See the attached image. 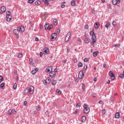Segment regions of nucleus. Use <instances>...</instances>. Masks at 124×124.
I'll use <instances>...</instances> for the list:
<instances>
[{
  "instance_id": "15",
  "label": "nucleus",
  "mask_w": 124,
  "mask_h": 124,
  "mask_svg": "<svg viewBox=\"0 0 124 124\" xmlns=\"http://www.w3.org/2000/svg\"><path fill=\"white\" fill-rule=\"evenodd\" d=\"M84 41L85 43H87L88 44V43H90V42H91V39L85 38Z\"/></svg>"
},
{
  "instance_id": "3",
  "label": "nucleus",
  "mask_w": 124,
  "mask_h": 124,
  "mask_svg": "<svg viewBox=\"0 0 124 124\" xmlns=\"http://www.w3.org/2000/svg\"><path fill=\"white\" fill-rule=\"evenodd\" d=\"M84 75H85L83 73V71H79V72L78 73V78L79 79H83V78H84Z\"/></svg>"
},
{
  "instance_id": "32",
  "label": "nucleus",
  "mask_w": 124,
  "mask_h": 124,
  "mask_svg": "<svg viewBox=\"0 0 124 124\" xmlns=\"http://www.w3.org/2000/svg\"><path fill=\"white\" fill-rule=\"evenodd\" d=\"M53 29V25L50 24L49 26H48V31H50V30Z\"/></svg>"
},
{
  "instance_id": "50",
  "label": "nucleus",
  "mask_w": 124,
  "mask_h": 124,
  "mask_svg": "<svg viewBox=\"0 0 124 124\" xmlns=\"http://www.w3.org/2000/svg\"><path fill=\"white\" fill-rule=\"evenodd\" d=\"M78 112H79V110L78 109H77L76 110L74 111V114H77V113H78Z\"/></svg>"
},
{
  "instance_id": "59",
  "label": "nucleus",
  "mask_w": 124,
  "mask_h": 124,
  "mask_svg": "<svg viewBox=\"0 0 124 124\" xmlns=\"http://www.w3.org/2000/svg\"><path fill=\"white\" fill-rule=\"evenodd\" d=\"M98 103H99V104H102V103H103V101L100 100L98 102Z\"/></svg>"
},
{
  "instance_id": "30",
  "label": "nucleus",
  "mask_w": 124,
  "mask_h": 124,
  "mask_svg": "<svg viewBox=\"0 0 124 124\" xmlns=\"http://www.w3.org/2000/svg\"><path fill=\"white\" fill-rule=\"evenodd\" d=\"M112 26H113V27H116L117 26V23L116 22V21H113L112 22Z\"/></svg>"
},
{
  "instance_id": "44",
  "label": "nucleus",
  "mask_w": 124,
  "mask_h": 124,
  "mask_svg": "<svg viewBox=\"0 0 124 124\" xmlns=\"http://www.w3.org/2000/svg\"><path fill=\"white\" fill-rule=\"evenodd\" d=\"M114 99H115V98H114L113 96L110 97V101H114Z\"/></svg>"
},
{
  "instance_id": "1",
  "label": "nucleus",
  "mask_w": 124,
  "mask_h": 124,
  "mask_svg": "<svg viewBox=\"0 0 124 124\" xmlns=\"http://www.w3.org/2000/svg\"><path fill=\"white\" fill-rule=\"evenodd\" d=\"M11 19H12L11 12L10 11H7L6 12V21H7V22H10Z\"/></svg>"
},
{
  "instance_id": "39",
  "label": "nucleus",
  "mask_w": 124,
  "mask_h": 124,
  "mask_svg": "<svg viewBox=\"0 0 124 124\" xmlns=\"http://www.w3.org/2000/svg\"><path fill=\"white\" fill-rule=\"evenodd\" d=\"M61 32V31L59 29H58L56 31V34H59Z\"/></svg>"
},
{
  "instance_id": "2",
  "label": "nucleus",
  "mask_w": 124,
  "mask_h": 124,
  "mask_svg": "<svg viewBox=\"0 0 124 124\" xmlns=\"http://www.w3.org/2000/svg\"><path fill=\"white\" fill-rule=\"evenodd\" d=\"M71 36V34L70 32H69L66 35L65 38V42H68L70 40V37Z\"/></svg>"
},
{
  "instance_id": "21",
  "label": "nucleus",
  "mask_w": 124,
  "mask_h": 124,
  "mask_svg": "<svg viewBox=\"0 0 124 124\" xmlns=\"http://www.w3.org/2000/svg\"><path fill=\"white\" fill-rule=\"evenodd\" d=\"M41 4V2H40V1L39 0H37L35 2V4L36 5H39Z\"/></svg>"
},
{
  "instance_id": "43",
  "label": "nucleus",
  "mask_w": 124,
  "mask_h": 124,
  "mask_svg": "<svg viewBox=\"0 0 124 124\" xmlns=\"http://www.w3.org/2000/svg\"><path fill=\"white\" fill-rule=\"evenodd\" d=\"M84 29H85V30H88V29H89V25H88V24H86V25L85 26Z\"/></svg>"
},
{
  "instance_id": "56",
  "label": "nucleus",
  "mask_w": 124,
  "mask_h": 124,
  "mask_svg": "<svg viewBox=\"0 0 124 124\" xmlns=\"http://www.w3.org/2000/svg\"><path fill=\"white\" fill-rule=\"evenodd\" d=\"M82 90H85V85H84V84H82Z\"/></svg>"
},
{
  "instance_id": "20",
  "label": "nucleus",
  "mask_w": 124,
  "mask_h": 124,
  "mask_svg": "<svg viewBox=\"0 0 124 124\" xmlns=\"http://www.w3.org/2000/svg\"><path fill=\"white\" fill-rule=\"evenodd\" d=\"M98 55V51H94L93 53V57H96Z\"/></svg>"
},
{
  "instance_id": "28",
  "label": "nucleus",
  "mask_w": 124,
  "mask_h": 124,
  "mask_svg": "<svg viewBox=\"0 0 124 124\" xmlns=\"http://www.w3.org/2000/svg\"><path fill=\"white\" fill-rule=\"evenodd\" d=\"M83 66V63L82 62H79L78 64V67H82Z\"/></svg>"
},
{
  "instance_id": "9",
  "label": "nucleus",
  "mask_w": 124,
  "mask_h": 124,
  "mask_svg": "<svg viewBox=\"0 0 124 124\" xmlns=\"http://www.w3.org/2000/svg\"><path fill=\"white\" fill-rule=\"evenodd\" d=\"M49 75L51 78H54V77H56V73L54 71H51L49 73Z\"/></svg>"
},
{
  "instance_id": "49",
  "label": "nucleus",
  "mask_w": 124,
  "mask_h": 124,
  "mask_svg": "<svg viewBox=\"0 0 124 124\" xmlns=\"http://www.w3.org/2000/svg\"><path fill=\"white\" fill-rule=\"evenodd\" d=\"M46 81H47V82H48V83H50V81H51V80L50 79V78H47L46 79Z\"/></svg>"
},
{
  "instance_id": "61",
  "label": "nucleus",
  "mask_w": 124,
  "mask_h": 124,
  "mask_svg": "<svg viewBox=\"0 0 124 124\" xmlns=\"http://www.w3.org/2000/svg\"><path fill=\"white\" fill-rule=\"evenodd\" d=\"M43 56V53L42 52H40V57H42Z\"/></svg>"
},
{
  "instance_id": "25",
  "label": "nucleus",
  "mask_w": 124,
  "mask_h": 124,
  "mask_svg": "<svg viewBox=\"0 0 124 124\" xmlns=\"http://www.w3.org/2000/svg\"><path fill=\"white\" fill-rule=\"evenodd\" d=\"M110 22H107L105 25V27L108 28L110 26Z\"/></svg>"
},
{
  "instance_id": "19",
  "label": "nucleus",
  "mask_w": 124,
  "mask_h": 124,
  "mask_svg": "<svg viewBox=\"0 0 124 124\" xmlns=\"http://www.w3.org/2000/svg\"><path fill=\"white\" fill-rule=\"evenodd\" d=\"M86 122V117L85 116H82L81 117V123H84Z\"/></svg>"
},
{
  "instance_id": "62",
  "label": "nucleus",
  "mask_w": 124,
  "mask_h": 124,
  "mask_svg": "<svg viewBox=\"0 0 124 124\" xmlns=\"http://www.w3.org/2000/svg\"><path fill=\"white\" fill-rule=\"evenodd\" d=\"M88 67V65H85L84 66V69H87Z\"/></svg>"
},
{
  "instance_id": "35",
  "label": "nucleus",
  "mask_w": 124,
  "mask_h": 124,
  "mask_svg": "<svg viewBox=\"0 0 124 124\" xmlns=\"http://www.w3.org/2000/svg\"><path fill=\"white\" fill-rule=\"evenodd\" d=\"M35 0H28V3H32Z\"/></svg>"
},
{
  "instance_id": "10",
  "label": "nucleus",
  "mask_w": 124,
  "mask_h": 124,
  "mask_svg": "<svg viewBox=\"0 0 124 124\" xmlns=\"http://www.w3.org/2000/svg\"><path fill=\"white\" fill-rule=\"evenodd\" d=\"M19 32H20V31L18 28L16 29H15L14 30V33H15V35H17Z\"/></svg>"
},
{
  "instance_id": "23",
  "label": "nucleus",
  "mask_w": 124,
  "mask_h": 124,
  "mask_svg": "<svg viewBox=\"0 0 124 124\" xmlns=\"http://www.w3.org/2000/svg\"><path fill=\"white\" fill-rule=\"evenodd\" d=\"M71 5H72V6H75V5H76V3H75V1H71Z\"/></svg>"
},
{
  "instance_id": "16",
  "label": "nucleus",
  "mask_w": 124,
  "mask_h": 124,
  "mask_svg": "<svg viewBox=\"0 0 124 124\" xmlns=\"http://www.w3.org/2000/svg\"><path fill=\"white\" fill-rule=\"evenodd\" d=\"M44 27L45 30L47 31L49 29V23H46Z\"/></svg>"
},
{
  "instance_id": "45",
  "label": "nucleus",
  "mask_w": 124,
  "mask_h": 124,
  "mask_svg": "<svg viewBox=\"0 0 124 124\" xmlns=\"http://www.w3.org/2000/svg\"><path fill=\"white\" fill-rule=\"evenodd\" d=\"M84 62H89V59H88V58H85V59H84Z\"/></svg>"
},
{
  "instance_id": "18",
  "label": "nucleus",
  "mask_w": 124,
  "mask_h": 124,
  "mask_svg": "<svg viewBox=\"0 0 124 124\" xmlns=\"http://www.w3.org/2000/svg\"><path fill=\"white\" fill-rule=\"evenodd\" d=\"M115 117L116 119H119V118H120V112H116L115 114Z\"/></svg>"
},
{
  "instance_id": "24",
  "label": "nucleus",
  "mask_w": 124,
  "mask_h": 124,
  "mask_svg": "<svg viewBox=\"0 0 124 124\" xmlns=\"http://www.w3.org/2000/svg\"><path fill=\"white\" fill-rule=\"evenodd\" d=\"M57 38H55V37H54V36H52V35L50 36V39L52 41H54V40H55V39Z\"/></svg>"
},
{
  "instance_id": "33",
  "label": "nucleus",
  "mask_w": 124,
  "mask_h": 124,
  "mask_svg": "<svg viewBox=\"0 0 124 124\" xmlns=\"http://www.w3.org/2000/svg\"><path fill=\"white\" fill-rule=\"evenodd\" d=\"M40 106L38 105L37 107H36V109L37 110V111H39V110H40Z\"/></svg>"
},
{
  "instance_id": "6",
  "label": "nucleus",
  "mask_w": 124,
  "mask_h": 124,
  "mask_svg": "<svg viewBox=\"0 0 124 124\" xmlns=\"http://www.w3.org/2000/svg\"><path fill=\"white\" fill-rule=\"evenodd\" d=\"M92 42L91 43V45H92L93 47H94V43H95L96 41V39H95L94 37H93L92 38Z\"/></svg>"
},
{
  "instance_id": "17",
  "label": "nucleus",
  "mask_w": 124,
  "mask_h": 124,
  "mask_svg": "<svg viewBox=\"0 0 124 124\" xmlns=\"http://www.w3.org/2000/svg\"><path fill=\"white\" fill-rule=\"evenodd\" d=\"M99 27H100V25H99V23L96 22L95 23L94 28L95 29H98V28H99Z\"/></svg>"
},
{
  "instance_id": "52",
  "label": "nucleus",
  "mask_w": 124,
  "mask_h": 124,
  "mask_svg": "<svg viewBox=\"0 0 124 124\" xmlns=\"http://www.w3.org/2000/svg\"><path fill=\"white\" fill-rule=\"evenodd\" d=\"M31 73H32V74H35V73H36V72H35V71L34 70H33L31 71Z\"/></svg>"
},
{
  "instance_id": "14",
  "label": "nucleus",
  "mask_w": 124,
  "mask_h": 124,
  "mask_svg": "<svg viewBox=\"0 0 124 124\" xmlns=\"http://www.w3.org/2000/svg\"><path fill=\"white\" fill-rule=\"evenodd\" d=\"M1 11H2L3 13H4L5 11H6V8H5V6H2L1 7Z\"/></svg>"
},
{
  "instance_id": "53",
  "label": "nucleus",
  "mask_w": 124,
  "mask_h": 124,
  "mask_svg": "<svg viewBox=\"0 0 124 124\" xmlns=\"http://www.w3.org/2000/svg\"><path fill=\"white\" fill-rule=\"evenodd\" d=\"M77 41H78L79 42H81V41H82V40H81V38H78L77 39Z\"/></svg>"
},
{
  "instance_id": "38",
  "label": "nucleus",
  "mask_w": 124,
  "mask_h": 124,
  "mask_svg": "<svg viewBox=\"0 0 124 124\" xmlns=\"http://www.w3.org/2000/svg\"><path fill=\"white\" fill-rule=\"evenodd\" d=\"M89 108V106H88V105L85 104L84 105H83V108Z\"/></svg>"
},
{
  "instance_id": "31",
  "label": "nucleus",
  "mask_w": 124,
  "mask_h": 124,
  "mask_svg": "<svg viewBox=\"0 0 124 124\" xmlns=\"http://www.w3.org/2000/svg\"><path fill=\"white\" fill-rule=\"evenodd\" d=\"M56 84H57V80H53L52 83V86H55Z\"/></svg>"
},
{
  "instance_id": "22",
  "label": "nucleus",
  "mask_w": 124,
  "mask_h": 124,
  "mask_svg": "<svg viewBox=\"0 0 124 124\" xmlns=\"http://www.w3.org/2000/svg\"><path fill=\"white\" fill-rule=\"evenodd\" d=\"M53 24L54 26H57V25H58V20L57 19H54Z\"/></svg>"
},
{
  "instance_id": "8",
  "label": "nucleus",
  "mask_w": 124,
  "mask_h": 124,
  "mask_svg": "<svg viewBox=\"0 0 124 124\" xmlns=\"http://www.w3.org/2000/svg\"><path fill=\"white\" fill-rule=\"evenodd\" d=\"M109 76L110 77H111L112 80H115V75L114 74V73H113L112 71H109Z\"/></svg>"
},
{
  "instance_id": "54",
  "label": "nucleus",
  "mask_w": 124,
  "mask_h": 124,
  "mask_svg": "<svg viewBox=\"0 0 124 124\" xmlns=\"http://www.w3.org/2000/svg\"><path fill=\"white\" fill-rule=\"evenodd\" d=\"M14 74H15L16 75H17V74H18V72L17 71V70L14 71Z\"/></svg>"
},
{
  "instance_id": "29",
  "label": "nucleus",
  "mask_w": 124,
  "mask_h": 124,
  "mask_svg": "<svg viewBox=\"0 0 124 124\" xmlns=\"http://www.w3.org/2000/svg\"><path fill=\"white\" fill-rule=\"evenodd\" d=\"M48 0H45L44 1V4H45V5H48L49 4V2H48Z\"/></svg>"
},
{
  "instance_id": "58",
  "label": "nucleus",
  "mask_w": 124,
  "mask_h": 124,
  "mask_svg": "<svg viewBox=\"0 0 124 124\" xmlns=\"http://www.w3.org/2000/svg\"><path fill=\"white\" fill-rule=\"evenodd\" d=\"M12 113H13V114H16V110L15 109H13V110H12Z\"/></svg>"
},
{
  "instance_id": "55",
  "label": "nucleus",
  "mask_w": 124,
  "mask_h": 124,
  "mask_svg": "<svg viewBox=\"0 0 124 124\" xmlns=\"http://www.w3.org/2000/svg\"><path fill=\"white\" fill-rule=\"evenodd\" d=\"M27 104H28V102L26 101H25L24 102V105H25V106H26L27 105Z\"/></svg>"
},
{
  "instance_id": "60",
  "label": "nucleus",
  "mask_w": 124,
  "mask_h": 124,
  "mask_svg": "<svg viewBox=\"0 0 124 124\" xmlns=\"http://www.w3.org/2000/svg\"><path fill=\"white\" fill-rule=\"evenodd\" d=\"M64 6H65V5L62 3L61 5L62 8H64Z\"/></svg>"
},
{
  "instance_id": "12",
  "label": "nucleus",
  "mask_w": 124,
  "mask_h": 124,
  "mask_svg": "<svg viewBox=\"0 0 124 124\" xmlns=\"http://www.w3.org/2000/svg\"><path fill=\"white\" fill-rule=\"evenodd\" d=\"M44 50V54L45 55H47V54L49 53V49H48V47H45Z\"/></svg>"
},
{
  "instance_id": "41",
  "label": "nucleus",
  "mask_w": 124,
  "mask_h": 124,
  "mask_svg": "<svg viewBox=\"0 0 124 124\" xmlns=\"http://www.w3.org/2000/svg\"><path fill=\"white\" fill-rule=\"evenodd\" d=\"M51 35L57 38V33H54Z\"/></svg>"
},
{
  "instance_id": "51",
  "label": "nucleus",
  "mask_w": 124,
  "mask_h": 124,
  "mask_svg": "<svg viewBox=\"0 0 124 124\" xmlns=\"http://www.w3.org/2000/svg\"><path fill=\"white\" fill-rule=\"evenodd\" d=\"M44 83H45V85H47V84H49V83H48V81H47V80H46L45 81V82H44Z\"/></svg>"
},
{
  "instance_id": "47",
  "label": "nucleus",
  "mask_w": 124,
  "mask_h": 124,
  "mask_svg": "<svg viewBox=\"0 0 124 124\" xmlns=\"http://www.w3.org/2000/svg\"><path fill=\"white\" fill-rule=\"evenodd\" d=\"M70 51V48L69 47H67V53H69V51Z\"/></svg>"
},
{
  "instance_id": "13",
  "label": "nucleus",
  "mask_w": 124,
  "mask_h": 124,
  "mask_svg": "<svg viewBox=\"0 0 124 124\" xmlns=\"http://www.w3.org/2000/svg\"><path fill=\"white\" fill-rule=\"evenodd\" d=\"M89 112H90V108L89 107L84 108V113H85V114H88V113H89Z\"/></svg>"
},
{
  "instance_id": "7",
  "label": "nucleus",
  "mask_w": 124,
  "mask_h": 124,
  "mask_svg": "<svg viewBox=\"0 0 124 124\" xmlns=\"http://www.w3.org/2000/svg\"><path fill=\"white\" fill-rule=\"evenodd\" d=\"M34 92V88L33 86H31L29 88V93H30L31 94H32Z\"/></svg>"
},
{
  "instance_id": "64",
  "label": "nucleus",
  "mask_w": 124,
  "mask_h": 124,
  "mask_svg": "<svg viewBox=\"0 0 124 124\" xmlns=\"http://www.w3.org/2000/svg\"><path fill=\"white\" fill-rule=\"evenodd\" d=\"M46 70H47V72H50V68H46Z\"/></svg>"
},
{
  "instance_id": "63",
  "label": "nucleus",
  "mask_w": 124,
  "mask_h": 124,
  "mask_svg": "<svg viewBox=\"0 0 124 124\" xmlns=\"http://www.w3.org/2000/svg\"><path fill=\"white\" fill-rule=\"evenodd\" d=\"M37 113H38V112L36 111H32V114H37Z\"/></svg>"
},
{
  "instance_id": "27",
  "label": "nucleus",
  "mask_w": 124,
  "mask_h": 124,
  "mask_svg": "<svg viewBox=\"0 0 124 124\" xmlns=\"http://www.w3.org/2000/svg\"><path fill=\"white\" fill-rule=\"evenodd\" d=\"M56 93L59 94H61L62 93V91L60 89H56Z\"/></svg>"
},
{
  "instance_id": "11",
  "label": "nucleus",
  "mask_w": 124,
  "mask_h": 124,
  "mask_svg": "<svg viewBox=\"0 0 124 124\" xmlns=\"http://www.w3.org/2000/svg\"><path fill=\"white\" fill-rule=\"evenodd\" d=\"M18 29L20 31H21V32H24L25 31V27L24 26H21L20 27H18Z\"/></svg>"
},
{
  "instance_id": "5",
  "label": "nucleus",
  "mask_w": 124,
  "mask_h": 124,
  "mask_svg": "<svg viewBox=\"0 0 124 124\" xmlns=\"http://www.w3.org/2000/svg\"><path fill=\"white\" fill-rule=\"evenodd\" d=\"M112 2L114 5H117V4H119L121 2V0H112Z\"/></svg>"
},
{
  "instance_id": "42",
  "label": "nucleus",
  "mask_w": 124,
  "mask_h": 124,
  "mask_svg": "<svg viewBox=\"0 0 124 124\" xmlns=\"http://www.w3.org/2000/svg\"><path fill=\"white\" fill-rule=\"evenodd\" d=\"M120 45L119 44H116V45H113V47H120Z\"/></svg>"
},
{
  "instance_id": "40",
  "label": "nucleus",
  "mask_w": 124,
  "mask_h": 124,
  "mask_svg": "<svg viewBox=\"0 0 124 124\" xmlns=\"http://www.w3.org/2000/svg\"><path fill=\"white\" fill-rule=\"evenodd\" d=\"M18 57L19 58H22V57H23V54H22V53H19V54H18Z\"/></svg>"
},
{
  "instance_id": "46",
  "label": "nucleus",
  "mask_w": 124,
  "mask_h": 124,
  "mask_svg": "<svg viewBox=\"0 0 124 124\" xmlns=\"http://www.w3.org/2000/svg\"><path fill=\"white\" fill-rule=\"evenodd\" d=\"M2 79H3V78L2 77V76H0V83H1L2 81Z\"/></svg>"
},
{
  "instance_id": "36",
  "label": "nucleus",
  "mask_w": 124,
  "mask_h": 124,
  "mask_svg": "<svg viewBox=\"0 0 124 124\" xmlns=\"http://www.w3.org/2000/svg\"><path fill=\"white\" fill-rule=\"evenodd\" d=\"M8 113L9 115H11V114L12 113V109H10L8 110Z\"/></svg>"
},
{
  "instance_id": "48",
  "label": "nucleus",
  "mask_w": 124,
  "mask_h": 124,
  "mask_svg": "<svg viewBox=\"0 0 124 124\" xmlns=\"http://www.w3.org/2000/svg\"><path fill=\"white\" fill-rule=\"evenodd\" d=\"M102 114H104L106 113V110H105V109H103L102 110Z\"/></svg>"
},
{
  "instance_id": "57",
  "label": "nucleus",
  "mask_w": 124,
  "mask_h": 124,
  "mask_svg": "<svg viewBox=\"0 0 124 124\" xmlns=\"http://www.w3.org/2000/svg\"><path fill=\"white\" fill-rule=\"evenodd\" d=\"M34 70L36 72H36H37V71H38V68H34Z\"/></svg>"
},
{
  "instance_id": "37",
  "label": "nucleus",
  "mask_w": 124,
  "mask_h": 124,
  "mask_svg": "<svg viewBox=\"0 0 124 124\" xmlns=\"http://www.w3.org/2000/svg\"><path fill=\"white\" fill-rule=\"evenodd\" d=\"M81 106V104L80 103H77L76 105V107L78 108V107H80Z\"/></svg>"
},
{
  "instance_id": "34",
  "label": "nucleus",
  "mask_w": 124,
  "mask_h": 124,
  "mask_svg": "<svg viewBox=\"0 0 124 124\" xmlns=\"http://www.w3.org/2000/svg\"><path fill=\"white\" fill-rule=\"evenodd\" d=\"M16 88H17V84H16V83H15L14 84L13 89L14 90H16Z\"/></svg>"
},
{
  "instance_id": "26",
  "label": "nucleus",
  "mask_w": 124,
  "mask_h": 124,
  "mask_svg": "<svg viewBox=\"0 0 124 124\" xmlns=\"http://www.w3.org/2000/svg\"><path fill=\"white\" fill-rule=\"evenodd\" d=\"M5 84V83H4V82H2L0 84V89H3Z\"/></svg>"
},
{
  "instance_id": "4",
  "label": "nucleus",
  "mask_w": 124,
  "mask_h": 124,
  "mask_svg": "<svg viewBox=\"0 0 124 124\" xmlns=\"http://www.w3.org/2000/svg\"><path fill=\"white\" fill-rule=\"evenodd\" d=\"M90 35L92 36V38L94 37L95 39H96V37L95 36V34H94V31H93V29L92 31L90 32Z\"/></svg>"
}]
</instances>
